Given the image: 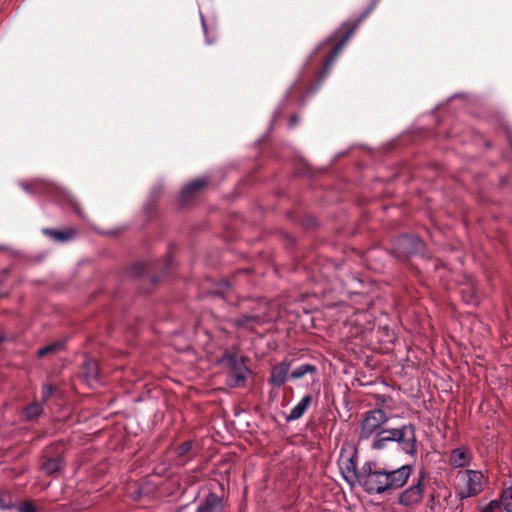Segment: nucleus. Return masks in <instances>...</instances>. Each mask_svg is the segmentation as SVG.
Segmentation results:
<instances>
[{"mask_svg":"<svg viewBox=\"0 0 512 512\" xmlns=\"http://www.w3.org/2000/svg\"><path fill=\"white\" fill-rule=\"evenodd\" d=\"M223 500L214 492H209L203 501L200 502L195 512H222Z\"/></svg>","mask_w":512,"mask_h":512,"instance_id":"obj_10","label":"nucleus"},{"mask_svg":"<svg viewBox=\"0 0 512 512\" xmlns=\"http://www.w3.org/2000/svg\"><path fill=\"white\" fill-rule=\"evenodd\" d=\"M389 416L382 409H372L364 414L360 425V440H367L376 434H381Z\"/></svg>","mask_w":512,"mask_h":512,"instance_id":"obj_4","label":"nucleus"},{"mask_svg":"<svg viewBox=\"0 0 512 512\" xmlns=\"http://www.w3.org/2000/svg\"><path fill=\"white\" fill-rule=\"evenodd\" d=\"M63 346H64V342L57 341V342H54L52 344H49V345L39 349L37 354L39 357H44L48 354H53V353H56V352L62 350Z\"/></svg>","mask_w":512,"mask_h":512,"instance_id":"obj_22","label":"nucleus"},{"mask_svg":"<svg viewBox=\"0 0 512 512\" xmlns=\"http://www.w3.org/2000/svg\"><path fill=\"white\" fill-rule=\"evenodd\" d=\"M399 431V428H392V429H385L383 428L381 434H383L384 438H388V442H395V438L397 436H394V433Z\"/></svg>","mask_w":512,"mask_h":512,"instance_id":"obj_24","label":"nucleus"},{"mask_svg":"<svg viewBox=\"0 0 512 512\" xmlns=\"http://www.w3.org/2000/svg\"><path fill=\"white\" fill-rule=\"evenodd\" d=\"M64 466L63 458L58 456L55 458L47 459L42 463L41 468L47 475L58 473Z\"/></svg>","mask_w":512,"mask_h":512,"instance_id":"obj_15","label":"nucleus"},{"mask_svg":"<svg viewBox=\"0 0 512 512\" xmlns=\"http://www.w3.org/2000/svg\"><path fill=\"white\" fill-rule=\"evenodd\" d=\"M207 179L206 178H198L191 182H189L181 192V200L182 202L189 201L194 194L204 188L207 185Z\"/></svg>","mask_w":512,"mask_h":512,"instance_id":"obj_12","label":"nucleus"},{"mask_svg":"<svg viewBox=\"0 0 512 512\" xmlns=\"http://www.w3.org/2000/svg\"><path fill=\"white\" fill-rule=\"evenodd\" d=\"M339 469L344 480L350 485L361 486L368 494H383L403 487L410 478L413 468L406 464L396 469H385L371 462H365L357 469V452H341Z\"/></svg>","mask_w":512,"mask_h":512,"instance_id":"obj_1","label":"nucleus"},{"mask_svg":"<svg viewBox=\"0 0 512 512\" xmlns=\"http://www.w3.org/2000/svg\"><path fill=\"white\" fill-rule=\"evenodd\" d=\"M261 323L260 318L256 315H243L234 320V324L239 328L253 329Z\"/></svg>","mask_w":512,"mask_h":512,"instance_id":"obj_16","label":"nucleus"},{"mask_svg":"<svg viewBox=\"0 0 512 512\" xmlns=\"http://www.w3.org/2000/svg\"><path fill=\"white\" fill-rule=\"evenodd\" d=\"M315 372H316V367L312 364L306 363V364L300 365L295 370H293L291 373V378L300 379L308 373H315Z\"/></svg>","mask_w":512,"mask_h":512,"instance_id":"obj_20","label":"nucleus"},{"mask_svg":"<svg viewBox=\"0 0 512 512\" xmlns=\"http://www.w3.org/2000/svg\"><path fill=\"white\" fill-rule=\"evenodd\" d=\"M456 496L463 500L479 495L487 484L479 470L465 469L456 474Z\"/></svg>","mask_w":512,"mask_h":512,"instance_id":"obj_2","label":"nucleus"},{"mask_svg":"<svg viewBox=\"0 0 512 512\" xmlns=\"http://www.w3.org/2000/svg\"><path fill=\"white\" fill-rule=\"evenodd\" d=\"M424 481L425 473L420 471L412 484L400 493L398 503L405 507H412L420 504L425 490Z\"/></svg>","mask_w":512,"mask_h":512,"instance_id":"obj_5","label":"nucleus"},{"mask_svg":"<svg viewBox=\"0 0 512 512\" xmlns=\"http://www.w3.org/2000/svg\"><path fill=\"white\" fill-rule=\"evenodd\" d=\"M43 412V407L40 403L34 402L24 409V415L27 420H33L39 417Z\"/></svg>","mask_w":512,"mask_h":512,"instance_id":"obj_18","label":"nucleus"},{"mask_svg":"<svg viewBox=\"0 0 512 512\" xmlns=\"http://www.w3.org/2000/svg\"><path fill=\"white\" fill-rule=\"evenodd\" d=\"M500 507L499 501L492 500L482 509V512H496Z\"/></svg>","mask_w":512,"mask_h":512,"instance_id":"obj_26","label":"nucleus"},{"mask_svg":"<svg viewBox=\"0 0 512 512\" xmlns=\"http://www.w3.org/2000/svg\"><path fill=\"white\" fill-rule=\"evenodd\" d=\"M227 363L230 369L227 384L230 387L243 386L249 373V370L243 359L237 358L236 356H228Z\"/></svg>","mask_w":512,"mask_h":512,"instance_id":"obj_7","label":"nucleus"},{"mask_svg":"<svg viewBox=\"0 0 512 512\" xmlns=\"http://www.w3.org/2000/svg\"><path fill=\"white\" fill-rule=\"evenodd\" d=\"M311 402L312 396L305 395L290 411L289 415L286 417V421L290 422L301 418L310 406Z\"/></svg>","mask_w":512,"mask_h":512,"instance_id":"obj_14","label":"nucleus"},{"mask_svg":"<svg viewBox=\"0 0 512 512\" xmlns=\"http://www.w3.org/2000/svg\"><path fill=\"white\" fill-rule=\"evenodd\" d=\"M43 232L49 237L53 238L58 242H68L75 238L77 235V230L73 227H69L63 230H55V229H44Z\"/></svg>","mask_w":512,"mask_h":512,"instance_id":"obj_13","label":"nucleus"},{"mask_svg":"<svg viewBox=\"0 0 512 512\" xmlns=\"http://www.w3.org/2000/svg\"><path fill=\"white\" fill-rule=\"evenodd\" d=\"M289 370L290 363L286 361L281 362L272 369L269 383L276 387L282 386L287 380Z\"/></svg>","mask_w":512,"mask_h":512,"instance_id":"obj_11","label":"nucleus"},{"mask_svg":"<svg viewBox=\"0 0 512 512\" xmlns=\"http://www.w3.org/2000/svg\"><path fill=\"white\" fill-rule=\"evenodd\" d=\"M298 122V118L296 116H293L291 119H290V126H294L296 125Z\"/></svg>","mask_w":512,"mask_h":512,"instance_id":"obj_28","label":"nucleus"},{"mask_svg":"<svg viewBox=\"0 0 512 512\" xmlns=\"http://www.w3.org/2000/svg\"><path fill=\"white\" fill-rule=\"evenodd\" d=\"M2 341V338H0V342Z\"/></svg>","mask_w":512,"mask_h":512,"instance_id":"obj_30","label":"nucleus"},{"mask_svg":"<svg viewBox=\"0 0 512 512\" xmlns=\"http://www.w3.org/2000/svg\"><path fill=\"white\" fill-rule=\"evenodd\" d=\"M394 436H397L395 442L404 453L413 457L417 455L416 428L413 424L409 423L399 427V431L394 433Z\"/></svg>","mask_w":512,"mask_h":512,"instance_id":"obj_6","label":"nucleus"},{"mask_svg":"<svg viewBox=\"0 0 512 512\" xmlns=\"http://www.w3.org/2000/svg\"><path fill=\"white\" fill-rule=\"evenodd\" d=\"M21 187L29 193H40L48 189V184L43 180H33L29 183H21Z\"/></svg>","mask_w":512,"mask_h":512,"instance_id":"obj_17","label":"nucleus"},{"mask_svg":"<svg viewBox=\"0 0 512 512\" xmlns=\"http://www.w3.org/2000/svg\"><path fill=\"white\" fill-rule=\"evenodd\" d=\"M18 512H37V511H36L35 506L31 502H25L19 506Z\"/></svg>","mask_w":512,"mask_h":512,"instance_id":"obj_27","label":"nucleus"},{"mask_svg":"<svg viewBox=\"0 0 512 512\" xmlns=\"http://www.w3.org/2000/svg\"><path fill=\"white\" fill-rule=\"evenodd\" d=\"M499 503L505 511L512 512V487H509L502 492Z\"/></svg>","mask_w":512,"mask_h":512,"instance_id":"obj_21","label":"nucleus"},{"mask_svg":"<svg viewBox=\"0 0 512 512\" xmlns=\"http://www.w3.org/2000/svg\"><path fill=\"white\" fill-rule=\"evenodd\" d=\"M473 459L472 453L467 447L455 448L449 456L450 465L454 468H463L470 465Z\"/></svg>","mask_w":512,"mask_h":512,"instance_id":"obj_9","label":"nucleus"},{"mask_svg":"<svg viewBox=\"0 0 512 512\" xmlns=\"http://www.w3.org/2000/svg\"><path fill=\"white\" fill-rule=\"evenodd\" d=\"M193 441L187 440L181 445L172 448L170 453L172 454L171 461L174 466L181 467L187 464L193 458Z\"/></svg>","mask_w":512,"mask_h":512,"instance_id":"obj_8","label":"nucleus"},{"mask_svg":"<svg viewBox=\"0 0 512 512\" xmlns=\"http://www.w3.org/2000/svg\"><path fill=\"white\" fill-rule=\"evenodd\" d=\"M85 376L88 381H95L99 377L98 365L95 361H87L84 365Z\"/></svg>","mask_w":512,"mask_h":512,"instance_id":"obj_19","label":"nucleus"},{"mask_svg":"<svg viewBox=\"0 0 512 512\" xmlns=\"http://www.w3.org/2000/svg\"><path fill=\"white\" fill-rule=\"evenodd\" d=\"M0 505L4 509L12 507V504H3L1 501H0Z\"/></svg>","mask_w":512,"mask_h":512,"instance_id":"obj_29","label":"nucleus"},{"mask_svg":"<svg viewBox=\"0 0 512 512\" xmlns=\"http://www.w3.org/2000/svg\"><path fill=\"white\" fill-rule=\"evenodd\" d=\"M375 439L373 440L371 447L375 450H381L386 447L388 442V438H384L383 434L374 435Z\"/></svg>","mask_w":512,"mask_h":512,"instance_id":"obj_23","label":"nucleus"},{"mask_svg":"<svg viewBox=\"0 0 512 512\" xmlns=\"http://www.w3.org/2000/svg\"><path fill=\"white\" fill-rule=\"evenodd\" d=\"M380 0H372L370 6L363 12V14L353 23H344L341 27V29H346L344 36L342 39L334 46L332 49L330 55L327 57L324 63V68L319 76L320 81L325 78L326 74L328 73L330 67L332 66L333 62L337 58L338 54L342 50L343 46L345 45L346 41L351 37V35L354 33V31L357 29L359 24L375 9L377 4Z\"/></svg>","mask_w":512,"mask_h":512,"instance_id":"obj_3","label":"nucleus"},{"mask_svg":"<svg viewBox=\"0 0 512 512\" xmlns=\"http://www.w3.org/2000/svg\"><path fill=\"white\" fill-rule=\"evenodd\" d=\"M54 393V387L50 384H44L42 387L43 401L48 400Z\"/></svg>","mask_w":512,"mask_h":512,"instance_id":"obj_25","label":"nucleus"}]
</instances>
